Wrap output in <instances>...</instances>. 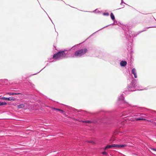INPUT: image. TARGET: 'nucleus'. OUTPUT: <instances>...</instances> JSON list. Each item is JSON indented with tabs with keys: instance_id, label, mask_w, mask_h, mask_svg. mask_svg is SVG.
I'll return each instance as SVG.
<instances>
[{
	"instance_id": "11",
	"label": "nucleus",
	"mask_w": 156,
	"mask_h": 156,
	"mask_svg": "<svg viewBox=\"0 0 156 156\" xmlns=\"http://www.w3.org/2000/svg\"><path fill=\"white\" fill-rule=\"evenodd\" d=\"M25 104H21L20 105H18L17 107L19 108H23L24 107Z\"/></svg>"
},
{
	"instance_id": "26",
	"label": "nucleus",
	"mask_w": 156,
	"mask_h": 156,
	"mask_svg": "<svg viewBox=\"0 0 156 156\" xmlns=\"http://www.w3.org/2000/svg\"><path fill=\"white\" fill-rule=\"evenodd\" d=\"M122 3H125L123 2V0H121V4Z\"/></svg>"
},
{
	"instance_id": "28",
	"label": "nucleus",
	"mask_w": 156,
	"mask_h": 156,
	"mask_svg": "<svg viewBox=\"0 0 156 156\" xmlns=\"http://www.w3.org/2000/svg\"><path fill=\"white\" fill-rule=\"evenodd\" d=\"M75 47H76V46H74L73 47L71 48V49H74V48H75Z\"/></svg>"
},
{
	"instance_id": "6",
	"label": "nucleus",
	"mask_w": 156,
	"mask_h": 156,
	"mask_svg": "<svg viewBox=\"0 0 156 156\" xmlns=\"http://www.w3.org/2000/svg\"><path fill=\"white\" fill-rule=\"evenodd\" d=\"M132 74L134 75V77L135 78H136L137 77L136 71V69L135 68H133L132 69Z\"/></svg>"
},
{
	"instance_id": "20",
	"label": "nucleus",
	"mask_w": 156,
	"mask_h": 156,
	"mask_svg": "<svg viewBox=\"0 0 156 156\" xmlns=\"http://www.w3.org/2000/svg\"><path fill=\"white\" fill-rule=\"evenodd\" d=\"M105 16H108L109 15V13L108 12L106 13H104L103 14Z\"/></svg>"
},
{
	"instance_id": "2",
	"label": "nucleus",
	"mask_w": 156,
	"mask_h": 156,
	"mask_svg": "<svg viewBox=\"0 0 156 156\" xmlns=\"http://www.w3.org/2000/svg\"><path fill=\"white\" fill-rule=\"evenodd\" d=\"M68 51H62L58 52L57 54H54L53 58L57 60H59L68 56Z\"/></svg>"
},
{
	"instance_id": "7",
	"label": "nucleus",
	"mask_w": 156,
	"mask_h": 156,
	"mask_svg": "<svg viewBox=\"0 0 156 156\" xmlns=\"http://www.w3.org/2000/svg\"><path fill=\"white\" fill-rule=\"evenodd\" d=\"M2 99L3 100H5L8 101L14 100V98L13 97L5 98L4 97L2 98Z\"/></svg>"
},
{
	"instance_id": "34",
	"label": "nucleus",
	"mask_w": 156,
	"mask_h": 156,
	"mask_svg": "<svg viewBox=\"0 0 156 156\" xmlns=\"http://www.w3.org/2000/svg\"><path fill=\"white\" fill-rule=\"evenodd\" d=\"M91 143H93V142H90Z\"/></svg>"
},
{
	"instance_id": "22",
	"label": "nucleus",
	"mask_w": 156,
	"mask_h": 156,
	"mask_svg": "<svg viewBox=\"0 0 156 156\" xmlns=\"http://www.w3.org/2000/svg\"><path fill=\"white\" fill-rule=\"evenodd\" d=\"M137 108L138 109V110L135 109V110H136L137 111H139L140 110L142 109V108H140V107H138V108Z\"/></svg>"
},
{
	"instance_id": "16",
	"label": "nucleus",
	"mask_w": 156,
	"mask_h": 156,
	"mask_svg": "<svg viewBox=\"0 0 156 156\" xmlns=\"http://www.w3.org/2000/svg\"><path fill=\"white\" fill-rule=\"evenodd\" d=\"M82 122L86 123H90L91 122V121L90 120L82 121Z\"/></svg>"
},
{
	"instance_id": "1",
	"label": "nucleus",
	"mask_w": 156,
	"mask_h": 156,
	"mask_svg": "<svg viewBox=\"0 0 156 156\" xmlns=\"http://www.w3.org/2000/svg\"><path fill=\"white\" fill-rule=\"evenodd\" d=\"M127 89L130 91L143 90L140 88L138 84H136V80L135 79H133L132 82L128 85Z\"/></svg>"
},
{
	"instance_id": "25",
	"label": "nucleus",
	"mask_w": 156,
	"mask_h": 156,
	"mask_svg": "<svg viewBox=\"0 0 156 156\" xmlns=\"http://www.w3.org/2000/svg\"><path fill=\"white\" fill-rule=\"evenodd\" d=\"M151 149L152 150H153V151H156V149H154V148H151Z\"/></svg>"
},
{
	"instance_id": "13",
	"label": "nucleus",
	"mask_w": 156,
	"mask_h": 156,
	"mask_svg": "<svg viewBox=\"0 0 156 156\" xmlns=\"http://www.w3.org/2000/svg\"><path fill=\"white\" fill-rule=\"evenodd\" d=\"M132 111H128L127 112H124L123 113V115H127L128 113H129L131 112Z\"/></svg>"
},
{
	"instance_id": "12",
	"label": "nucleus",
	"mask_w": 156,
	"mask_h": 156,
	"mask_svg": "<svg viewBox=\"0 0 156 156\" xmlns=\"http://www.w3.org/2000/svg\"><path fill=\"white\" fill-rule=\"evenodd\" d=\"M111 18L113 20H115V17L114 15L112 13H111L110 14Z\"/></svg>"
},
{
	"instance_id": "17",
	"label": "nucleus",
	"mask_w": 156,
	"mask_h": 156,
	"mask_svg": "<svg viewBox=\"0 0 156 156\" xmlns=\"http://www.w3.org/2000/svg\"><path fill=\"white\" fill-rule=\"evenodd\" d=\"M114 21V23L112 24L111 25H113L114 24L116 25L117 23V21L115 20H113Z\"/></svg>"
},
{
	"instance_id": "14",
	"label": "nucleus",
	"mask_w": 156,
	"mask_h": 156,
	"mask_svg": "<svg viewBox=\"0 0 156 156\" xmlns=\"http://www.w3.org/2000/svg\"><path fill=\"white\" fill-rule=\"evenodd\" d=\"M7 105V103L5 102H0V106L2 105Z\"/></svg>"
},
{
	"instance_id": "9",
	"label": "nucleus",
	"mask_w": 156,
	"mask_h": 156,
	"mask_svg": "<svg viewBox=\"0 0 156 156\" xmlns=\"http://www.w3.org/2000/svg\"><path fill=\"white\" fill-rule=\"evenodd\" d=\"M115 147L118 148H121L125 147L126 146V145L125 144H116Z\"/></svg>"
},
{
	"instance_id": "21",
	"label": "nucleus",
	"mask_w": 156,
	"mask_h": 156,
	"mask_svg": "<svg viewBox=\"0 0 156 156\" xmlns=\"http://www.w3.org/2000/svg\"><path fill=\"white\" fill-rule=\"evenodd\" d=\"M59 112H60V113H64V112L63 110H61V109H60V110Z\"/></svg>"
},
{
	"instance_id": "27",
	"label": "nucleus",
	"mask_w": 156,
	"mask_h": 156,
	"mask_svg": "<svg viewBox=\"0 0 156 156\" xmlns=\"http://www.w3.org/2000/svg\"><path fill=\"white\" fill-rule=\"evenodd\" d=\"M150 27H149V28H150ZM148 28H149V27H148V28H146V29H145V30H143L141 32H143V31H145V30H146V29H148Z\"/></svg>"
},
{
	"instance_id": "10",
	"label": "nucleus",
	"mask_w": 156,
	"mask_h": 156,
	"mask_svg": "<svg viewBox=\"0 0 156 156\" xmlns=\"http://www.w3.org/2000/svg\"><path fill=\"white\" fill-rule=\"evenodd\" d=\"M116 145L115 144H113L111 145H108L105 147V149L107 148H110L112 147H115Z\"/></svg>"
},
{
	"instance_id": "5",
	"label": "nucleus",
	"mask_w": 156,
	"mask_h": 156,
	"mask_svg": "<svg viewBox=\"0 0 156 156\" xmlns=\"http://www.w3.org/2000/svg\"><path fill=\"white\" fill-rule=\"evenodd\" d=\"M124 97L123 95V94H122L120 97L118 98V100L119 101H122V103L125 105H126V107L129 106L130 107H136L135 106H132V105L129 104L128 103L126 102L124 100Z\"/></svg>"
},
{
	"instance_id": "32",
	"label": "nucleus",
	"mask_w": 156,
	"mask_h": 156,
	"mask_svg": "<svg viewBox=\"0 0 156 156\" xmlns=\"http://www.w3.org/2000/svg\"><path fill=\"white\" fill-rule=\"evenodd\" d=\"M102 29H102H100V30H101V29ZM99 31V30H98V31Z\"/></svg>"
},
{
	"instance_id": "19",
	"label": "nucleus",
	"mask_w": 156,
	"mask_h": 156,
	"mask_svg": "<svg viewBox=\"0 0 156 156\" xmlns=\"http://www.w3.org/2000/svg\"><path fill=\"white\" fill-rule=\"evenodd\" d=\"M7 94H9L10 95L11 94H15V95H17L19 94V93H8Z\"/></svg>"
},
{
	"instance_id": "18",
	"label": "nucleus",
	"mask_w": 156,
	"mask_h": 156,
	"mask_svg": "<svg viewBox=\"0 0 156 156\" xmlns=\"http://www.w3.org/2000/svg\"><path fill=\"white\" fill-rule=\"evenodd\" d=\"M52 109H53L57 111H59L60 110V109H58V108H52Z\"/></svg>"
},
{
	"instance_id": "3",
	"label": "nucleus",
	"mask_w": 156,
	"mask_h": 156,
	"mask_svg": "<svg viewBox=\"0 0 156 156\" xmlns=\"http://www.w3.org/2000/svg\"><path fill=\"white\" fill-rule=\"evenodd\" d=\"M140 33V32L137 34H134V32L128 31L126 32L125 35L126 37L128 39L129 41L131 42L133 41L132 37L136 36L137 34Z\"/></svg>"
},
{
	"instance_id": "8",
	"label": "nucleus",
	"mask_w": 156,
	"mask_h": 156,
	"mask_svg": "<svg viewBox=\"0 0 156 156\" xmlns=\"http://www.w3.org/2000/svg\"><path fill=\"white\" fill-rule=\"evenodd\" d=\"M127 64V62L126 61H122L120 62V65L121 66H125Z\"/></svg>"
},
{
	"instance_id": "30",
	"label": "nucleus",
	"mask_w": 156,
	"mask_h": 156,
	"mask_svg": "<svg viewBox=\"0 0 156 156\" xmlns=\"http://www.w3.org/2000/svg\"><path fill=\"white\" fill-rule=\"evenodd\" d=\"M97 9H96L95 10H94V12H95L97 11Z\"/></svg>"
},
{
	"instance_id": "4",
	"label": "nucleus",
	"mask_w": 156,
	"mask_h": 156,
	"mask_svg": "<svg viewBox=\"0 0 156 156\" xmlns=\"http://www.w3.org/2000/svg\"><path fill=\"white\" fill-rule=\"evenodd\" d=\"M86 48L82 49L76 51L73 57H80L84 54L87 51Z\"/></svg>"
},
{
	"instance_id": "24",
	"label": "nucleus",
	"mask_w": 156,
	"mask_h": 156,
	"mask_svg": "<svg viewBox=\"0 0 156 156\" xmlns=\"http://www.w3.org/2000/svg\"><path fill=\"white\" fill-rule=\"evenodd\" d=\"M102 153L103 154H107V153L105 152H103Z\"/></svg>"
},
{
	"instance_id": "15",
	"label": "nucleus",
	"mask_w": 156,
	"mask_h": 156,
	"mask_svg": "<svg viewBox=\"0 0 156 156\" xmlns=\"http://www.w3.org/2000/svg\"><path fill=\"white\" fill-rule=\"evenodd\" d=\"M136 121H138V120H146V119H145L142 118H137L136 119Z\"/></svg>"
},
{
	"instance_id": "33",
	"label": "nucleus",
	"mask_w": 156,
	"mask_h": 156,
	"mask_svg": "<svg viewBox=\"0 0 156 156\" xmlns=\"http://www.w3.org/2000/svg\"><path fill=\"white\" fill-rule=\"evenodd\" d=\"M102 29H102H100V30H101V29ZM99 31V30H98V31Z\"/></svg>"
},
{
	"instance_id": "23",
	"label": "nucleus",
	"mask_w": 156,
	"mask_h": 156,
	"mask_svg": "<svg viewBox=\"0 0 156 156\" xmlns=\"http://www.w3.org/2000/svg\"><path fill=\"white\" fill-rule=\"evenodd\" d=\"M142 114H143L142 113H138V114L136 116H139Z\"/></svg>"
},
{
	"instance_id": "29",
	"label": "nucleus",
	"mask_w": 156,
	"mask_h": 156,
	"mask_svg": "<svg viewBox=\"0 0 156 156\" xmlns=\"http://www.w3.org/2000/svg\"><path fill=\"white\" fill-rule=\"evenodd\" d=\"M108 26H106V27H103V28H102V29H103V28H105V27H108Z\"/></svg>"
},
{
	"instance_id": "31",
	"label": "nucleus",
	"mask_w": 156,
	"mask_h": 156,
	"mask_svg": "<svg viewBox=\"0 0 156 156\" xmlns=\"http://www.w3.org/2000/svg\"><path fill=\"white\" fill-rule=\"evenodd\" d=\"M33 85H34L33 84V85H31V86H32V87H33Z\"/></svg>"
}]
</instances>
